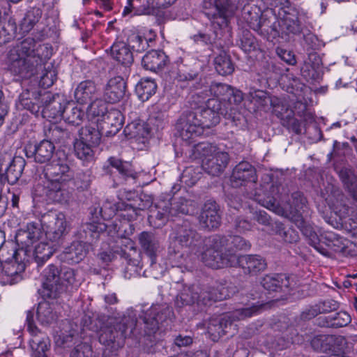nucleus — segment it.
I'll use <instances>...</instances> for the list:
<instances>
[{
	"label": "nucleus",
	"instance_id": "nucleus-1",
	"mask_svg": "<svg viewBox=\"0 0 357 357\" xmlns=\"http://www.w3.org/2000/svg\"><path fill=\"white\" fill-rule=\"evenodd\" d=\"M45 50L47 47L36 43L33 38L24 39L9 50L6 59L8 70L13 75L26 77L38 64L49 59L47 54L44 55Z\"/></svg>",
	"mask_w": 357,
	"mask_h": 357
},
{
	"label": "nucleus",
	"instance_id": "nucleus-2",
	"mask_svg": "<svg viewBox=\"0 0 357 357\" xmlns=\"http://www.w3.org/2000/svg\"><path fill=\"white\" fill-rule=\"evenodd\" d=\"M47 179V195L54 202L66 201L73 187V174L68 163L61 160H53L45 168Z\"/></svg>",
	"mask_w": 357,
	"mask_h": 357
},
{
	"label": "nucleus",
	"instance_id": "nucleus-3",
	"mask_svg": "<svg viewBox=\"0 0 357 357\" xmlns=\"http://www.w3.org/2000/svg\"><path fill=\"white\" fill-rule=\"evenodd\" d=\"M248 23L252 29L268 39L283 38L290 33L297 34L301 31L298 17L289 13H285L283 17L273 24L271 23L266 15H261L259 17L257 14Z\"/></svg>",
	"mask_w": 357,
	"mask_h": 357
},
{
	"label": "nucleus",
	"instance_id": "nucleus-4",
	"mask_svg": "<svg viewBox=\"0 0 357 357\" xmlns=\"http://www.w3.org/2000/svg\"><path fill=\"white\" fill-rule=\"evenodd\" d=\"M206 250L202 252L203 262L208 266L209 259L217 260L218 257L225 258L229 255H236V250H246L250 244L240 236H213L204 243Z\"/></svg>",
	"mask_w": 357,
	"mask_h": 357
},
{
	"label": "nucleus",
	"instance_id": "nucleus-5",
	"mask_svg": "<svg viewBox=\"0 0 357 357\" xmlns=\"http://www.w3.org/2000/svg\"><path fill=\"white\" fill-rule=\"evenodd\" d=\"M208 266L213 268H223L238 265L245 273L256 275L264 271L266 268L265 259L258 255H245L237 257L230 254L227 257H218L217 260L209 259Z\"/></svg>",
	"mask_w": 357,
	"mask_h": 357
},
{
	"label": "nucleus",
	"instance_id": "nucleus-6",
	"mask_svg": "<svg viewBox=\"0 0 357 357\" xmlns=\"http://www.w3.org/2000/svg\"><path fill=\"white\" fill-rule=\"evenodd\" d=\"M261 307L252 305L251 307L237 309L232 312L223 316L214 317L210 319L207 330L212 339L215 340L227 333V328L231 326V322L250 317L261 310Z\"/></svg>",
	"mask_w": 357,
	"mask_h": 357
},
{
	"label": "nucleus",
	"instance_id": "nucleus-7",
	"mask_svg": "<svg viewBox=\"0 0 357 357\" xmlns=\"http://www.w3.org/2000/svg\"><path fill=\"white\" fill-rule=\"evenodd\" d=\"M41 225L46 237L52 242H56L70 231V223L63 213L50 212L41 218Z\"/></svg>",
	"mask_w": 357,
	"mask_h": 357
},
{
	"label": "nucleus",
	"instance_id": "nucleus-8",
	"mask_svg": "<svg viewBox=\"0 0 357 357\" xmlns=\"http://www.w3.org/2000/svg\"><path fill=\"white\" fill-rule=\"evenodd\" d=\"M135 321L129 317H124L121 322L112 327L105 329L99 336L100 342L105 345L112 344V348L120 347L123 344L126 336L132 332Z\"/></svg>",
	"mask_w": 357,
	"mask_h": 357
},
{
	"label": "nucleus",
	"instance_id": "nucleus-9",
	"mask_svg": "<svg viewBox=\"0 0 357 357\" xmlns=\"http://www.w3.org/2000/svg\"><path fill=\"white\" fill-rule=\"evenodd\" d=\"M203 7L208 18H220L219 25L227 24L238 9V0H204Z\"/></svg>",
	"mask_w": 357,
	"mask_h": 357
},
{
	"label": "nucleus",
	"instance_id": "nucleus-10",
	"mask_svg": "<svg viewBox=\"0 0 357 357\" xmlns=\"http://www.w3.org/2000/svg\"><path fill=\"white\" fill-rule=\"evenodd\" d=\"M170 244L197 251L203 244L201 235L187 225L176 227L170 236Z\"/></svg>",
	"mask_w": 357,
	"mask_h": 357
},
{
	"label": "nucleus",
	"instance_id": "nucleus-11",
	"mask_svg": "<svg viewBox=\"0 0 357 357\" xmlns=\"http://www.w3.org/2000/svg\"><path fill=\"white\" fill-rule=\"evenodd\" d=\"M209 93L211 98H215L223 105H227V111L231 110L233 105H237L240 104L243 98L241 91L234 89L230 86L214 82L212 83L209 88Z\"/></svg>",
	"mask_w": 357,
	"mask_h": 357
},
{
	"label": "nucleus",
	"instance_id": "nucleus-12",
	"mask_svg": "<svg viewBox=\"0 0 357 357\" xmlns=\"http://www.w3.org/2000/svg\"><path fill=\"white\" fill-rule=\"evenodd\" d=\"M61 269L55 265H49L43 272L42 294L44 297L55 298L62 292V283H61Z\"/></svg>",
	"mask_w": 357,
	"mask_h": 357
},
{
	"label": "nucleus",
	"instance_id": "nucleus-13",
	"mask_svg": "<svg viewBox=\"0 0 357 357\" xmlns=\"http://www.w3.org/2000/svg\"><path fill=\"white\" fill-rule=\"evenodd\" d=\"M227 112V105L222 106L218 99L209 98L206 102V107L194 114L198 116L199 121L204 129L216 126L220 122V116L226 115Z\"/></svg>",
	"mask_w": 357,
	"mask_h": 357
},
{
	"label": "nucleus",
	"instance_id": "nucleus-14",
	"mask_svg": "<svg viewBox=\"0 0 357 357\" xmlns=\"http://www.w3.org/2000/svg\"><path fill=\"white\" fill-rule=\"evenodd\" d=\"M32 314L29 312L26 317L27 329L31 337L29 340V346L31 350L32 357H47V353L50 347L49 338L34 325L31 321Z\"/></svg>",
	"mask_w": 357,
	"mask_h": 357
},
{
	"label": "nucleus",
	"instance_id": "nucleus-15",
	"mask_svg": "<svg viewBox=\"0 0 357 357\" xmlns=\"http://www.w3.org/2000/svg\"><path fill=\"white\" fill-rule=\"evenodd\" d=\"M176 128L184 141H190L202 135L204 130L198 116L192 112L182 116L177 122Z\"/></svg>",
	"mask_w": 357,
	"mask_h": 357
},
{
	"label": "nucleus",
	"instance_id": "nucleus-16",
	"mask_svg": "<svg viewBox=\"0 0 357 357\" xmlns=\"http://www.w3.org/2000/svg\"><path fill=\"white\" fill-rule=\"evenodd\" d=\"M43 236L42 225L30 222L24 228L19 229L15 235V241L26 252L30 251V247Z\"/></svg>",
	"mask_w": 357,
	"mask_h": 357
},
{
	"label": "nucleus",
	"instance_id": "nucleus-17",
	"mask_svg": "<svg viewBox=\"0 0 357 357\" xmlns=\"http://www.w3.org/2000/svg\"><path fill=\"white\" fill-rule=\"evenodd\" d=\"M256 180V172L252 165L248 162H241L234 167L230 181L233 187L238 188Z\"/></svg>",
	"mask_w": 357,
	"mask_h": 357
},
{
	"label": "nucleus",
	"instance_id": "nucleus-18",
	"mask_svg": "<svg viewBox=\"0 0 357 357\" xmlns=\"http://www.w3.org/2000/svg\"><path fill=\"white\" fill-rule=\"evenodd\" d=\"M220 222L221 218L216 203H206L199 216L200 227L205 229L212 230L218 228Z\"/></svg>",
	"mask_w": 357,
	"mask_h": 357
},
{
	"label": "nucleus",
	"instance_id": "nucleus-19",
	"mask_svg": "<svg viewBox=\"0 0 357 357\" xmlns=\"http://www.w3.org/2000/svg\"><path fill=\"white\" fill-rule=\"evenodd\" d=\"M229 160L228 153L219 149L213 156L203 160L202 167L208 174L218 176L226 168Z\"/></svg>",
	"mask_w": 357,
	"mask_h": 357
},
{
	"label": "nucleus",
	"instance_id": "nucleus-20",
	"mask_svg": "<svg viewBox=\"0 0 357 357\" xmlns=\"http://www.w3.org/2000/svg\"><path fill=\"white\" fill-rule=\"evenodd\" d=\"M98 88L92 80L81 82L74 91V98L77 103L86 105L90 103L98 96Z\"/></svg>",
	"mask_w": 357,
	"mask_h": 357
},
{
	"label": "nucleus",
	"instance_id": "nucleus-21",
	"mask_svg": "<svg viewBox=\"0 0 357 357\" xmlns=\"http://www.w3.org/2000/svg\"><path fill=\"white\" fill-rule=\"evenodd\" d=\"M169 59L163 51L151 50L142 58V63L146 70L158 72L162 70L168 63Z\"/></svg>",
	"mask_w": 357,
	"mask_h": 357
},
{
	"label": "nucleus",
	"instance_id": "nucleus-22",
	"mask_svg": "<svg viewBox=\"0 0 357 357\" xmlns=\"http://www.w3.org/2000/svg\"><path fill=\"white\" fill-rule=\"evenodd\" d=\"M126 91V82L121 77H115L110 79L105 86L104 97L108 102L116 103L124 96Z\"/></svg>",
	"mask_w": 357,
	"mask_h": 357
},
{
	"label": "nucleus",
	"instance_id": "nucleus-23",
	"mask_svg": "<svg viewBox=\"0 0 357 357\" xmlns=\"http://www.w3.org/2000/svg\"><path fill=\"white\" fill-rule=\"evenodd\" d=\"M138 241L142 249L150 257L151 264H154L160 250V243L157 237L153 233L142 231L138 236Z\"/></svg>",
	"mask_w": 357,
	"mask_h": 357
},
{
	"label": "nucleus",
	"instance_id": "nucleus-24",
	"mask_svg": "<svg viewBox=\"0 0 357 357\" xmlns=\"http://www.w3.org/2000/svg\"><path fill=\"white\" fill-rule=\"evenodd\" d=\"M91 123L81 128L79 139L97 146L99 144L101 137L105 135V126H101L100 122L90 121Z\"/></svg>",
	"mask_w": 357,
	"mask_h": 357
},
{
	"label": "nucleus",
	"instance_id": "nucleus-25",
	"mask_svg": "<svg viewBox=\"0 0 357 357\" xmlns=\"http://www.w3.org/2000/svg\"><path fill=\"white\" fill-rule=\"evenodd\" d=\"M249 98L250 102L257 108L264 110L278 107L280 102L278 98L271 96L266 91L261 90H251L249 92Z\"/></svg>",
	"mask_w": 357,
	"mask_h": 357
},
{
	"label": "nucleus",
	"instance_id": "nucleus-26",
	"mask_svg": "<svg viewBox=\"0 0 357 357\" xmlns=\"http://www.w3.org/2000/svg\"><path fill=\"white\" fill-rule=\"evenodd\" d=\"M42 100L44 101V105L41 106L43 117L56 119L63 116V107L59 101L52 96L51 93H44Z\"/></svg>",
	"mask_w": 357,
	"mask_h": 357
},
{
	"label": "nucleus",
	"instance_id": "nucleus-27",
	"mask_svg": "<svg viewBox=\"0 0 357 357\" xmlns=\"http://www.w3.org/2000/svg\"><path fill=\"white\" fill-rule=\"evenodd\" d=\"M169 215H171V213L169 202L160 201L155 208L151 210L149 221L154 227L158 228L165 224Z\"/></svg>",
	"mask_w": 357,
	"mask_h": 357
},
{
	"label": "nucleus",
	"instance_id": "nucleus-28",
	"mask_svg": "<svg viewBox=\"0 0 357 357\" xmlns=\"http://www.w3.org/2000/svg\"><path fill=\"white\" fill-rule=\"evenodd\" d=\"M303 204V199H301V204H296L294 206L288 203L281 205L275 198H271L266 201L264 206L279 215L289 217L298 213Z\"/></svg>",
	"mask_w": 357,
	"mask_h": 357
},
{
	"label": "nucleus",
	"instance_id": "nucleus-29",
	"mask_svg": "<svg viewBox=\"0 0 357 357\" xmlns=\"http://www.w3.org/2000/svg\"><path fill=\"white\" fill-rule=\"evenodd\" d=\"M100 123L101 126H105L106 135L115 134L123 126L122 114L117 109H110Z\"/></svg>",
	"mask_w": 357,
	"mask_h": 357
},
{
	"label": "nucleus",
	"instance_id": "nucleus-30",
	"mask_svg": "<svg viewBox=\"0 0 357 357\" xmlns=\"http://www.w3.org/2000/svg\"><path fill=\"white\" fill-rule=\"evenodd\" d=\"M55 146L49 140H43L34 146L33 151H30L36 162L44 163L49 161L53 155Z\"/></svg>",
	"mask_w": 357,
	"mask_h": 357
},
{
	"label": "nucleus",
	"instance_id": "nucleus-31",
	"mask_svg": "<svg viewBox=\"0 0 357 357\" xmlns=\"http://www.w3.org/2000/svg\"><path fill=\"white\" fill-rule=\"evenodd\" d=\"M261 284L268 291H278L290 286L289 278L284 274L266 275L262 279Z\"/></svg>",
	"mask_w": 357,
	"mask_h": 357
},
{
	"label": "nucleus",
	"instance_id": "nucleus-32",
	"mask_svg": "<svg viewBox=\"0 0 357 357\" xmlns=\"http://www.w3.org/2000/svg\"><path fill=\"white\" fill-rule=\"evenodd\" d=\"M109 111L106 102L96 98L89 103L86 109V116L89 121L100 122Z\"/></svg>",
	"mask_w": 357,
	"mask_h": 357
},
{
	"label": "nucleus",
	"instance_id": "nucleus-33",
	"mask_svg": "<svg viewBox=\"0 0 357 357\" xmlns=\"http://www.w3.org/2000/svg\"><path fill=\"white\" fill-rule=\"evenodd\" d=\"M87 245L81 241H75L63 252V257L71 263H79L86 256Z\"/></svg>",
	"mask_w": 357,
	"mask_h": 357
},
{
	"label": "nucleus",
	"instance_id": "nucleus-34",
	"mask_svg": "<svg viewBox=\"0 0 357 357\" xmlns=\"http://www.w3.org/2000/svg\"><path fill=\"white\" fill-rule=\"evenodd\" d=\"M234 293V288L227 283L216 284L211 287H206L205 294H208V297L205 298L206 300H212L213 302L222 301L229 298Z\"/></svg>",
	"mask_w": 357,
	"mask_h": 357
},
{
	"label": "nucleus",
	"instance_id": "nucleus-35",
	"mask_svg": "<svg viewBox=\"0 0 357 357\" xmlns=\"http://www.w3.org/2000/svg\"><path fill=\"white\" fill-rule=\"evenodd\" d=\"M111 55L113 59L123 65L131 64L133 61L132 54L124 42L115 43L111 47Z\"/></svg>",
	"mask_w": 357,
	"mask_h": 357
},
{
	"label": "nucleus",
	"instance_id": "nucleus-36",
	"mask_svg": "<svg viewBox=\"0 0 357 357\" xmlns=\"http://www.w3.org/2000/svg\"><path fill=\"white\" fill-rule=\"evenodd\" d=\"M176 0H147V6L141 10H135V15H158L160 10L168 8L176 2Z\"/></svg>",
	"mask_w": 357,
	"mask_h": 357
},
{
	"label": "nucleus",
	"instance_id": "nucleus-37",
	"mask_svg": "<svg viewBox=\"0 0 357 357\" xmlns=\"http://www.w3.org/2000/svg\"><path fill=\"white\" fill-rule=\"evenodd\" d=\"M161 307L158 305H152L145 313L144 321L150 333L155 332L159 327V323L162 322V314H160Z\"/></svg>",
	"mask_w": 357,
	"mask_h": 357
},
{
	"label": "nucleus",
	"instance_id": "nucleus-38",
	"mask_svg": "<svg viewBox=\"0 0 357 357\" xmlns=\"http://www.w3.org/2000/svg\"><path fill=\"white\" fill-rule=\"evenodd\" d=\"M36 316L38 321L42 325L50 324L56 319V314L54 312L52 306L47 301L39 303L36 310Z\"/></svg>",
	"mask_w": 357,
	"mask_h": 357
},
{
	"label": "nucleus",
	"instance_id": "nucleus-39",
	"mask_svg": "<svg viewBox=\"0 0 357 357\" xmlns=\"http://www.w3.org/2000/svg\"><path fill=\"white\" fill-rule=\"evenodd\" d=\"M84 114L83 111L73 103L67 102L63 109L62 118L70 124L79 125L82 123Z\"/></svg>",
	"mask_w": 357,
	"mask_h": 357
},
{
	"label": "nucleus",
	"instance_id": "nucleus-40",
	"mask_svg": "<svg viewBox=\"0 0 357 357\" xmlns=\"http://www.w3.org/2000/svg\"><path fill=\"white\" fill-rule=\"evenodd\" d=\"M156 89L157 84L153 79L143 78L137 84L135 90L139 99L144 101L155 93Z\"/></svg>",
	"mask_w": 357,
	"mask_h": 357
},
{
	"label": "nucleus",
	"instance_id": "nucleus-41",
	"mask_svg": "<svg viewBox=\"0 0 357 357\" xmlns=\"http://www.w3.org/2000/svg\"><path fill=\"white\" fill-rule=\"evenodd\" d=\"M199 288L188 287L184 289L183 291L176 297L175 304L178 307L184 305H191L197 303L198 300Z\"/></svg>",
	"mask_w": 357,
	"mask_h": 357
},
{
	"label": "nucleus",
	"instance_id": "nucleus-42",
	"mask_svg": "<svg viewBox=\"0 0 357 357\" xmlns=\"http://www.w3.org/2000/svg\"><path fill=\"white\" fill-rule=\"evenodd\" d=\"M91 144L86 142L81 139L75 141L74 149L75 155L83 161H91L93 158L94 153L92 149Z\"/></svg>",
	"mask_w": 357,
	"mask_h": 357
},
{
	"label": "nucleus",
	"instance_id": "nucleus-43",
	"mask_svg": "<svg viewBox=\"0 0 357 357\" xmlns=\"http://www.w3.org/2000/svg\"><path fill=\"white\" fill-rule=\"evenodd\" d=\"M54 252V248L52 245L40 241L34 246L33 256L38 264H43L53 255Z\"/></svg>",
	"mask_w": 357,
	"mask_h": 357
},
{
	"label": "nucleus",
	"instance_id": "nucleus-44",
	"mask_svg": "<svg viewBox=\"0 0 357 357\" xmlns=\"http://www.w3.org/2000/svg\"><path fill=\"white\" fill-rule=\"evenodd\" d=\"M215 68L221 75H230L234 71V66L229 56L224 52L215 58Z\"/></svg>",
	"mask_w": 357,
	"mask_h": 357
},
{
	"label": "nucleus",
	"instance_id": "nucleus-45",
	"mask_svg": "<svg viewBox=\"0 0 357 357\" xmlns=\"http://www.w3.org/2000/svg\"><path fill=\"white\" fill-rule=\"evenodd\" d=\"M220 149L208 142H200L194 147V153L196 157L202 159H208L213 156Z\"/></svg>",
	"mask_w": 357,
	"mask_h": 357
},
{
	"label": "nucleus",
	"instance_id": "nucleus-46",
	"mask_svg": "<svg viewBox=\"0 0 357 357\" xmlns=\"http://www.w3.org/2000/svg\"><path fill=\"white\" fill-rule=\"evenodd\" d=\"M107 162L110 166L115 168L123 178L131 177L133 172L131 168V165L126 161L116 157H110L108 158Z\"/></svg>",
	"mask_w": 357,
	"mask_h": 357
},
{
	"label": "nucleus",
	"instance_id": "nucleus-47",
	"mask_svg": "<svg viewBox=\"0 0 357 357\" xmlns=\"http://www.w3.org/2000/svg\"><path fill=\"white\" fill-rule=\"evenodd\" d=\"M276 233L279 234L284 241L289 243H294L298 241L299 236L298 232L290 227L284 228L280 222H275Z\"/></svg>",
	"mask_w": 357,
	"mask_h": 357
},
{
	"label": "nucleus",
	"instance_id": "nucleus-48",
	"mask_svg": "<svg viewBox=\"0 0 357 357\" xmlns=\"http://www.w3.org/2000/svg\"><path fill=\"white\" fill-rule=\"evenodd\" d=\"M176 245L170 244L169 247V260L172 267H186L188 262L183 254L181 253L178 250H176Z\"/></svg>",
	"mask_w": 357,
	"mask_h": 357
},
{
	"label": "nucleus",
	"instance_id": "nucleus-49",
	"mask_svg": "<svg viewBox=\"0 0 357 357\" xmlns=\"http://www.w3.org/2000/svg\"><path fill=\"white\" fill-rule=\"evenodd\" d=\"M61 283H62V291H63L68 286H78L79 281L77 280L73 269L65 267L61 269Z\"/></svg>",
	"mask_w": 357,
	"mask_h": 357
},
{
	"label": "nucleus",
	"instance_id": "nucleus-50",
	"mask_svg": "<svg viewBox=\"0 0 357 357\" xmlns=\"http://www.w3.org/2000/svg\"><path fill=\"white\" fill-rule=\"evenodd\" d=\"M329 322L328 325L331 327H344L351 322L350 315L344 311L339 312L334 315L328 317Z\"/></svg>",
	"mask_w": 357,
	"mask_h": 357
},
{
	"label": "nucleus",
	"instance_id": "nucleus-51",
	"mask_svg": "<svg viewBox=\"0 0 357 357\" xmlns=\"http://www.w3.org/2000/svg\"><path fill=\"white\" fill-rule=\"evenodd\" d=\"M328 337H331V335H316L311 340V345L314 350L327 352L331 350Z\"/></svg>",
	"mask_w": 357,
	"mask_h": 357
},
{
	"label": "nucleus",
	"instance_id": "nucleus-52",
	"mask_svg": "<svg viewBox=\"0 0 357 357\" xmlns=\"http://www.w3.org/2000/svg\"><path fill=\"white\" fill-rule=\"evenodd\" d=\"M189 203L190 202L184 198H179L178 200L174 201V203H169L171 205L170 213L172 216L176 215L179 213L187 214L189 213Z\"/></svg>",
	"mask_w": 357,
	"mask_h": 357
},
{
	"label": "nucleus",
	"instance_id": "nucleus-53",
	"mask_svg": "<svg viewBox=\"0 0 357 357\" xmlns=\"http://www.w3.org/2000/svg\"><path fill=\"white\" fill-rule=\"evenodd\" d=\"M57 73L52 65L48 66L40 78V84L44 88L52 86L56 79Z\"/></svg>",
	"mask_w": 357,
	"mask_h": 357
},
{
	"label": "nucleus",
	"instance_id": "nucleus-54",
	"mask_svg": "<svg viewBox=\"0 0 357 357\" xmlns=\"http://www.w3.org/2000/svg\"><path fill=\"white\" fill-rule=\"evenodd\" d=\"M331 350L333 354H342L346 348L347 341L344 337L341 335H331L328 337Z\"/></svg>",
	"mask_w": 357,
	"mask_h": 357
},
{
	"label": "nucleus",
	"instance_id": "nucleus-55",
	"mask_svg": "<svg viewBox=\"0 0 357 357\" xmlns=\"http://www.w3.org/2000/svg\"><path fill=\"white\" fill-rule=\"evenodd\" d=\"M194 43L199 45L207 46L215 42V37L210 34L199 32L191 37Z\"/></svg>",
	"mask_w": 357,
	"mask_h": 357
},
{
	"label": "nucleus",
	"instance_id": "nucleus-56",
	"mask_svg": "<svg viewBox=\"0 0 357 357\" xmlns=\"http://www.w3.org/2000/svg\"><path fill=\"white\" fill-rule=\"evenodd\" d=\"M37 17H34L32 19V16L33 15V12H28L26 15L25 17L23 20L22 23V29H24V31H29L31 29L33 26L36 24V22L38 20L39 15L40 14L39 10H36Z\"/></svg>",
	"mask_w": 357,
	"mask_h": 357
},
{
	"label": "nucleus",
	"instance_id": "nucleus-57",
	"mask_svg": "<svg viewBox=\"0 0 357 357\" xmlns=\"http://www.w3.org/2000/svg\"><path fill=\"white\" fill-rule=\"evenodd\" d=\"M292 342L291 337H284V335L280 337L270 343L269 347L275 350H282L289 347Z\"/></svg>",
	"mask_w": 357,
	"mask_h": 357
},
{
	"label": "nucleus",
	"instance_id": "nucleus-58",
	"mask_svg": "<svg viewBox=\"0 0 357 357\" xmlns=\"http://www.w3.org/2000/svg\"><path fill=\"white\" fill-rule=\"evenodd\" d=\"M130 43L132 48L138 52L144 50L149 46L148 40L140 36H134L130 38Z\"/></svg>",
	"mask_w": 357,
	"mask_h": 357
},
{
	"label": "nucleus",
	"instance_id": "nucleus-59",
	"mask_svg": "<svg viewBox=\"0 0 357 357\" xmlns=\"http://www.w3.org/2000/svg\"><path fill=\"white\" fill-rule=\"evenodd\" d=\"M14 37L13 29L8 30L4 26H0V45L8 43Z\"/></svg>",
	"mask_w": 357,
	"mask_h": 357
},
{
	"label": "nucleus",
	"instance_id": "nucleus-60",
	"mask_svg": "<svg viewBox=\"0 0 357 357\" xmlns=\"http://www.w3.org/2000/svg\"><path fill=\"white\" fill-rule=\"evenodd\" d=\"M254 219L263 225H271V218L264 211H258L254 213Z\"/></svg>",
	"mask_w": 357,
	"mask_h": 357
},
{
	"label": "nucleus",
	"instance_id": "nucleus-61",
	"mask_svg": "<svg viewBox=\"0 0 357 357\" xmlns=\"http://www.w3.org/2000/svg\"><path fill=\"white\" fill-rule=\"evenodd\" d=\"M49 135L52 140L59 142L64 137L65 132L57 126H52L49 130Z\"/></svg>",
	"mask_w": 357,
	"mask_h": 357
},
{
	"label": "nucleus",
	"instance_id": "nucleus-62",
	"mask_svg": "<svg viewBox=\"0 0 357 357\" xmlns=\"http://www.w3.org/2000/svg\"><path fill=\"white\" fill-rule=\"evenodd\" d=\"M321 313H327L337 307V303L333 301H325L317 303Z\"/></svg>",
	"mask_w": 357,
	"mask_h": 357
},
{
	"label": "nucleus",
	"instance_id": "nucleus-63",
	"mask_svg": "<svg viewBox=\"0 0 357 357\" xmlns=\"http://www.w3.org/2000/svg\"><path fill=\"white\" fill-rule=\"evenodd\" d=\"M192 339L188 335H179L176 336L174 340V344L178 347H187L191 344Z\"/></svg>",
	"mask_w": 357,
	"mask_h": 357
},
{
	"label": "nucleus",
	"instance_id": "nucleus-64",
	"mask_svg": "<svg viewBox=\"0 0 357 357\" xmlns=\"http://www.w3.org/2000/svg\"><path fill=\"white\" fill-rule=\"evenodd\" d=\"M278 54L289 65H294L296 63L294 54L289 51L281 50Z\"/></svg>",
	"mask_w": 357,
	"mask_h": 357
}]
</instances>
